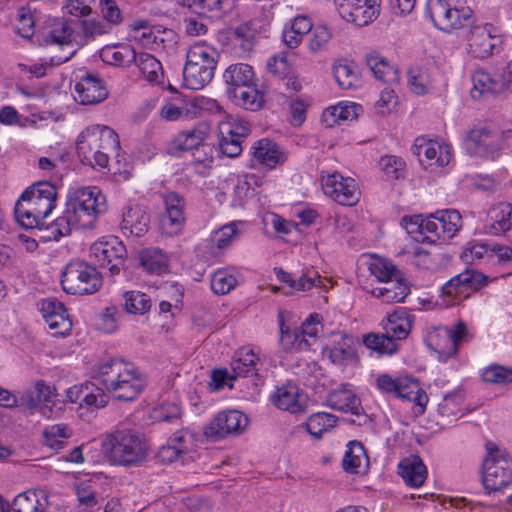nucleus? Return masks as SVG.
Listing matches in <instances>:
<instances>
[{
    "mask_svg": "<svg viewBox=\"0 0 512 512\" xmlns=\"http://www.w3.org/2000/svg\"><path fill=\"white\" fill-rule=\"evenodd\" d=\"M56 187L48 181L28 187L16 202L14 214L18 223L26 228L42 229L45 219L56 205Z\"/></svg>",
    "mask_w": 512,
    "mask_h": 512,
    "instance_id": "nucleus-1",
    "label": "nucleus"
},
{
    "mask_svg": "<svg viewBox=\"0 0 512 512\" xmlns=\"http://www.w3.org/2000/svg\"><path fill=\"white\" fill-rule=\"evenodd\" d=\"M97 378L119 401H132L143 390L144 381L133 363L113 358L98 366Z\"/></svg>",
    "mask_w": 512,
    "mask_h": 512,
    "instance_id": "nucleus-2",
    "label": "nucleus"
},
{
    "mask_svg": "<svg viewBox=\"0 0 512 512\" xmlns=\"http://www.w3.org/2000/svg\"><path fill=\"white\" fill-rule=\"evenodd\" d=\"M120 149L117 133L108 126L94 125L83 131L77 140V154L92 168L108 167L109 153Z\"/></svg>",
    "mask_w": 512,
    "mask_h": 512,
    "instance_id": "nucleus-3",
    "label": "nucleus"
},
{
    "mask_svg": "<svg viewBox=\"0 0 512 512\" xmlns=\"http://www.w3.org/2000/svg\"><path fill=\"white\" fill-rule=\"evenodd\" d=\"M102 450L109 462L123 467L138 466L148 453L140 434L126 428L107 434L102 441Z\"/></svg>",
    "mask_w": 512,
    "mask_h": 512,
    "instance_id": "nucleus-4",
    "label": "nucleus"
},
{
    "mask_svg": "<svg viewBox=\"0 0 512 512\" xmlns=\"http://www.w3.org/2000/svg\"><path fill=\"white\" fill-rule=\"evenodd\" d=\"M218 51L204 42L193 44L186 55L183 69L184 84L188 89L200 90L214 77L218 63Z\"/></svg>",
    "mask_w": 512,
    "mask_h": 512,
    "instance_id": "nucleus-5",
    "label": "nucleus"
},
{
    "mask_svg": "<svg viewBox=\"0 0 512 512\" xmlns=\"http://www.w3.org/2000/svg\"><path fill=\"white\" fill-rule=\"evenodd\" d=\"M106 199L97 187H86L68 197L66 210L77 227L92 228L98 215L106 211Z\"/></svg>",
    "mask_w": 512,
    "mask_h": 512,
    "instance_id": "nucleus-6",
    "label": "nucleus"
},
{
    "mask_svg": "<svg viewBox=\"0 0 512 512\" xmlns=\"http://www.w3.org/2000/svg\"><path fill=\"white\" fill-rule=\"evenodd\" d=\"M61 285L68 294H93L102 286V277L97 269L88 263L72 261L62 272Z\"/></svg>",
    "mask_w": 512,
    "mask_h": 512,
    "instance_id": "nucleus-7",
    "label": "nucleus"
},
{
    "mask_svg": "<svg viewBox=\"0 0 512 512\" xmlns=\"http://www.w3.org/2000/svg\"><path fill=\"white\" fill-rule=\"evenodd\" d=\"M463 3V0H429L427 10L434 26L445 32L463 27L473 14L471 8L462 6Z\"/></svg>",
    "mask_w": 512,
    "mask_h": 512,
    "instance_id": "nucleus-8",
    "label": "nucleus"
},
{
    "mask_svg": "<svg viewBox=\"0 0 512 512\" xmlns=\"http://www.w3.org/2000/svg\"><path fill=\"white\" fill-rule=\"evenodd\" d=\"M472 81L470 93L474 99L501 94L512 84V62L493 74L478 70L473 74Z\"/></svg>",
    "mask_w": 512,
    "mask_h": 512,
    "instance_id": "nucleus-9",
    "label": "nucleus"
},
{
    "mask_svg": "<svg viewBox=\"0 0 512 512\" xmlns=\"http://www.w3.org/2000/svg\"><path fill=\"white\" fill-rule=\"evenodd\" d=\"M488 281L482 272L467 268L442 286V295L461 301L487 286Z\"/></svg>",
    "mask_w": 512,
    "mask_h": 512,
    "instance_id": "nucleus-10",
    "label": "nucleus"
},
{
    "mask_svg": "<svg viewBox=\"0 0 512 512\" xmlns=\"http://www.w3.org/2000/svg\"><path fill=\"white\" fill-rule=\"evenodd\" d=\"M339 15L347 22L363 27L379 15V0H335Z\"/></svg>",
    "mask_w": 512,
    "mask_h": 512,
    "instance_id": "nucleus-11",
    "label": "nucleus"
},
{
    "mask_svg": "<svg viewBox=\"0 0 512 512\" xmlns=\"http://www.w3.org/2000/svg\"><path fill=\"white\" fill-rule=\"evenodd\" d=\"M322 188L327 196L343 206H354L360 198L355 180L350 177L345 178L338 172L323 176Z\"/></svg>",
    "mask_w": 512,
    "mask_h": 512,
    "instance_id": "nucleus-12",
    "label": "nucleus"
},
{
    "mask_svg": "<svg viewBox=\"0 0 512 512\" xmlns=\"http://www.w3.org/2000/svg\"><path fill=\"white\" fill-rule=\"evenodd\" d=\"M91 257L100 267H107L111 275L119 274L124 266L127 251L117 237H111L107 241L94 243L91 248Z\"/></svg>",
    "mask_w": 512,
    "mask_h": 512,
    "instance_id": "nucleus-13",
    "label": "nucleus"
},
{
    "mask_svg": "<svg viewBox=\"0 0 512 512\" xmlns=\"http://www.w3.org/2000/svg\"><path fill=\"white\" fill-rule=\"evenodd\" d=\"M248 417L238 410L219 412L205 427L204 434L212 439L240 434L248 425Z\"/></svg>",
    "mask_w": 512,
    "mask_h": 512,
    "instance_id": "nucleus-14",
    "label": "nucleus"
},
{
    "mask_svg": "<svg viewBox=\"0 0 512 512\" xmlns=\"http://www.w3.org/2000/svg\"><path fill=\"white\" fill-rule=\"evenodd\" d=\"M165 213L162 215L160 225L162 232L167 236H175L181 233L184 228L185 199L180 194L170 191L163 195Z\"/></svg>",
    "mask_w": 512,
    "mask_h": 512,
    "instance_id": "nucleus-15",
    "label": "nucleus"
},
{
    "mask_svg": "<svg viewBox=\"0 0 512 512\" xmlns=\"http://www.w3.org/2000/svg\"><path fill=\"white\" fill-rule=\"evenodd\" d=\"M468 53L479 59H484L493 54L501 44L499 36L492 34V26L490 24H472L468 35Z\"/></svg>",
    "mask_w": 512,
    "mask_h": 512,
    "instance_id": "nucleus-16",
    "label": "nucleus"
},
{
    "mask_svg": "<svg viewBox=\"0 0 512 512\" xmlns=\"http://www.w3.org/2000/svg\"><path fill=\"white\" fill-rule=\"evenodd\" d=\"M471 334L468 332L467 326L463 321H459L454 329L446 330L443 335L437 334L436 339H431L430 346L438 354L441 361L457 354L459 346L468 342Z\"/></svg>",
    "mask_w": 512,
    "mask_h": 512,
    "instance_id": "nucleus-17",
    "label": "nucleus"
},
{
    "mask_svg": "<svg viewBox=\"0 0 512 512\" xmlns=\"http://www.w3.org/2000/svg\"><path fill=\"white\" fill-rule=\"evenodd\" d=\"M74 92L75 100L83 105L97 104L108 97V90L104 81L97 74L88 72L79 77Z\"/></svg>",
    "mask_w": 512,
    "mask_h": 512,
    "instance_id": "nucleus-18",
    "label": "nucleus"
},
{
    "mask_svg": "<svg viewBox=\"0 0 512 512\" xmlns=\"http://www.w3.org/2000/svg\"><path fill=\"white\" fill-rule=\"evenodd\" d=\"M482 483L487 493L500 491L512 483V469L507 460L492 457L484 462Z\"/></svg>",
    "mask_w": 512,
    "mask_h": 512,
    "instance_id": "nucleus-19",
    "label": "nucleus"
},
{
    "mask_svg": "<svg viewBox=\"0 0 512 512\" xmlns=\"http://www.w3.org/2000/svg\"><path fill=\"white\" fill-rule=\"evenodd\" d=\"M67 398L72 403H79L80 408L101 409L106 407L109 396L92 382L75 385L67 390Z\"/></svg>",
    "mask_w": 512,
    "mask_h": 512,
    "instance_id": "nucleus-20",
    "label": "nucleus"
},
{
    "mask_svg": "<svg viewBox=\"0 0 512 512\" xmlns=\"http://www.w3.org/2000/svg\"><path fill=\"white\" fill-rule=\"evenodd\" d=\"M42 315L55 336H65L72 329V321L62 302L56 298L44 299L41 303Z\"/></svg>",
    "mask_w": 512,
    "mask_h": 512,
    "instance_id": "nucleus-21",
    "label": "nucleus"
},
{
    "mask_svg": "<svg viewBox=\"0 0 512 512\" xmlns=\"http://www.w3.org/2000/svg\"><path fill=\"white\" fill-rule=\"evenodd\" d=\"M272 401L277 408L292 414H305L307 411L306 396L300 393L299 388L293 384H286L278 388Z\"/></svg>",
    "mask_w": 512,
    "mask_h": 512,
    "instance_id": "nucleus-22",
    "label": "nucleus"
},
{
    "mask_svg": "<svg viewBox=\"0 0 512 512\" xmlns=\"http://www.w3.org/2000/svg\"><path fill=\"white\" fill-rule=\"evenodd\" d=\"M437 225L442 227L443 241L450 240L460 230L462 217L457 210L446 209L436 211L427 217L426 231L437 230Z\"/></svg>",
    "mask_w": 512,
    "mask_h": 512,
    "instance_id": "nucleus-23",
    "label": "nucleus"
},
{
    "mask_svg": "<svg viewBox=\"0 0 512 512\" xmlns=\"http://www.w3.org/2000/svg\"><path fill=\"white\" fill-rule=\"evenodd\" d=\"M497 133L487 127L470 130L465 138L466 148L474 154L488 155L499 149Z\"/></svg>",
    "mask_w": 512,
    "mask_h": 512,
    "instance_id": "nucleus-24",
    "label": "nucleus"
},
{
    "mask_svg": "<svg viewBox=\"0 0 512 512\" xmlns=\"http://www.w3.org/2000/svg\"><path fill=\"white\" fill-rule=\"evenodd\" d=\"M207 137V126L198 125L189 130L179 132L167 146V153L172 156H177L182 152L192 149H197L203 144Z\"/></svg>",
    "mask_w": 512,
    "mask_h": 512,
    "instance_id": "nucleus-25",
    "label": "nucleus"
},
{
    "mask_svg": "<svg viewBox=\"0 0 512 512\" xmlns=\"http://www.w3.org/2000/svg\"><path fill=\"white\" fill-rule=\"evenodd\" d=\"M49 495L44 489H29L18 494L12 503L14 512H46Z\"/></svg>",
    "mask_w": 512,
    "mask_h": 512,
    "instance_id": "nucleus-26",
    "label": "nucleus"
},
{
    "mask_svg": "<svg viewBox=\"0 0 512 512\" xmlns=\"http://www.w3.org/2000/svg\"><path fill=\"white\" fill-rule=\"evenodd\" d=\"M150 215L140 205L128 207L123 213L121 230L125 235L141 237L148 232Z\"/></svg>",
    "mask_w": 512,
    "mask_h": 512,
    "instance_id": "nucleus-27",
    "label": "nucleus"
},
{
    "mask_svg": "<svg viewBox=\"0 0 512 512\" xmlns=\"http://www.w3.org/2000/svg\"><path fill=\"white\" fill-rule=\"evenodd\" d=\"M223 79L227 95L255 82L253 68L244 63L232 64L227 67L223 73Z\"/></svg>",
    "mask_w": 512,
    "mask_h": 512,
    "instance_id": "nucleus-28",
    "label": "nucleus"
},
{
    "mask_svg": "<svg viewBox=\"0 0 512 512\" xmlns=\"http://www.w3.org/2000/svg\"><path fill=\"white\" fill-rule=\"evenodd\" d=\"M398 385L399 392H397L396 398L414 402L417 406V414H423L428 403V395L422 389L419 381L413 377L400 376Z\"/></svg>",
    "mask_w": 512,
    "mask_h": 512,
    "instance_id": "nucleus-29",
    "label": "nucleus"
},
{
    "mask_svg": "<svg viewBox=\"0 0 512 512\" xmlns=\"http://www.w3.org/2000/svg\"><path fill=\"white\" fill-rule=\"evenodd\" d=\"M384 283L383 287L372 289L371 294L382 299L385 303L402 302L410 294V287L403 279L401 272H399V276L393 277Z\"/></svg>",
    "mask_w": 512,
    "mask_h": 512,
    "instance_id": "nucleus-30",
    "label": "nucleus"
},
{
    "mask_svg": "<svg viewBox=\"0 0 512 512\" xmlns=\"http://www.w3.org/2000/svg\"><path fill=\"white\" fill-rule=\"evenodd\" d=\"M412 316L404 309H399L388 314L386 320L382 321V328L393 341L405 339L412 328Z\"/></svg>",
    "mask_w": 512,
    "mask_h": 512,
    "instance_id": "nucleus-31",
    "label": "nucleus"
},
{
    "mask_svg": "<svg viewBox=\"0 0 512 512\" xmlns=\"http://www.w3.org/2000/svg\"><path fill=\"white\" fill-rule=\"evenodd\" d=\"M398 474L411 487L421 486L427 476L426 466L419 456L405 458L398 464Z\"/></svg>",
    "mask_w": 512,
    "mask_h": 512,
    "instance_id": "nucleus-32",
    "label": "nucleus"
},
{
    "mask_svg": "<svg viewBox=\"0 0 512 512\" xmlns=\"http://www.w3.org/2000/svg\"><path fill=\"white\" fill-rule=\"evenodd\" d=\"M323 353L337 365H344L356 360L353 338L346 334H341L339 341L332 347H326Z\"/></svg>",
    "mask_w": 512,
    "mask_h": 512,
    "instance_id": "nucleus-33",
    "label": "nucleus"
},
{
    "mask_svg": "<svg viewBox=\"0 0 512 512\" xmlns=\"http://www.w3.org/2000/svg\"><path fill=\"white\" fill-rule=\"evenodd\" d=\"M253 149L254 158L261 164L273 168L278 163L285 161L284 154L279 150L276 143L269 139H260L255 142Z\"/></svg>",
    "mask_w": 512,
    "mask_h": 512,
    "instance_id": "nucleus-34",
    "label": "nucleus"
},
{
    "mask_svg": "<svg viewBox=\"0 0 512 512\" xmlns=\"http://www.w3.org/2000/svg\"><path fill=\"white\" fill-rule=\"evenodd\" d=\"M228 97L239 107L246 110L257 111L264 104V95L256 88V83L250 84L228 94Z\"/></svg>",
    "mask_w": 512,
    "mask_h": 512,
    "instance_id": "nucleus-35",
    "label": "nucleus"
},
{
    "mask_svg": "<svg viewBox=\"0 0 512 512\" xmlns=\"http://www.w3.org/2000/svg\"><path fill=\"white\" fill-rule=\"evenodd\" d=\"M492 223L486 232L492 235H499L509 231L512 226V206L509 203H499L489 212Z\"/></svg>",
    "mask_w": 512,
    "mask_h": 512,
    "instance_id": "nucleus-36",
    "label": "nucleus"
},
{
    "mask_svg": "<svg viewBox=\"0 0 512 512\" xmlns=\"http://www.w3.org/2000/svg\"><path fill=\"white\" fill-rule=\"evenodd\" d=\"M366 63L377 79L388 84L399 82L400 75L398 68L391 65L383 57L370 55L366 58Z\"/></svg>",
    "mask_w": 512,
    "mask_h": 512,
    "instance_id": "nucleus-37",
    "label": "nucleus"
},
{
    "mask_svg": "<svg viewBox=\"0 0 512 512\" xmlns=\"http://www.w3.org/2000/svg\"><path fill=\"white\" fill-rule=\"evenodd\" d=\"M259 361L257 355L251 349H240L236 352L232 363L234 378L257 375L256 364Z\"/></svg>",
    "mask_w": 512,
    "mask_h": 512,
    "instance_id": "nucleus-38",
    "label": "nucleus"
},
{
    "mask_svg": "<svg viewBox=\"0 0 512 512\" xmlns=\"http://www.w3.org/2000/svg\"><path fill=\"white\" fill-rule=\"evenodd\" d=\"M141 266L151 274H161L168 268V258L159 248H146L139 254Z\"/></svg>",
    "mask_w": 512,
    "mask_h": 512,
    "instance_id": "nucleus-39",
    "label": "nucleus"
},
{
    "mask_svg": "<svg viewBox=\"0 0 512 512\" xmlns=\"http://www.w3.org/2000/svg\"><path fill=\"white\" fill-rule=\"evenodd\" d=\"M327 405L334 410L359 414L358 398L346 389L331 392L327 398Z\"/></svg>",
    "mask_w": 512,
    "mask_h": 512,
    "instance_id": "nucleus-40",
    "label": "nucleus"
},
{
    "mask_svg": "<svg viewBox=\"0 0 512 512\" xmlns=\"http://www.w3.org/2000/svg\"><path fill=\"white\" fill-rule=\"evenodd\" d=\"M136 52L131 45H118L105 48L102 57L110 64L126 67L136 61Z\"/></svg>",
    "mask_w": 512,
    "mask_h": 512,
    "instance_id": "nucleus-41",
    "label": "nucleus"
},
{
    "mask_svg": "<svg viewBox=\"0 0 512 512\" xmlns=\"http://www.w3.org/2000/svg\"><path fill=\"white\" fill-rule=\"evenodd\" d=\"M337 417L326 412H317L312 414L306 424V431L315 439H320L324 432L336 425Z\"/></svg>",
    "mask_w": 512,
    "mask_h": 512,
    "instance_id": "nucleus-42",
    "label": "nucleus"
},
{
    "mask_svg": "<svg viewBox=\"0 0 512 512\" xmlns=\"http://www.w3.org/2000/svg\"><path fill=\"white\" fill-rule=\"evenodd\" d=\"M140 72L145 79L151 83H158L163 76L161 63L149 53H140L136 55V61Z\"/></svg>",
    "mask_w": 512,
    "mask_h": 512,
    "instance_id": "nucleus-43",
    "label": "nucleus"
},
{
    "mask_svg": "<svg viewBox=\"0 0 512 512\" xmlns=\"http://www.w3.org/2000/svg\"><path fill=\"white\" fill-rule=\"evenodd\" d=\"M280 332V344L286 351L307 350L311 345L310 340L304 338L299 329L291 330L289 327H285L283 320L280 323Z\"/></svg>",
    "mask_w": 512,
    "mask_h": 512,
    "instance_id": "nucleus-44",
    "label": "nucleus"
},
{
    "mask_svg": "<svg viewBox=\"0 0 512 512\" xmlns=\"http://www.w3.org/2000/svg\"><path fill=\"white\" fill-rule=\"evenodd\" d=\"M52 395L51 388L43 380H39L35 383L33 389L23 393L20 398V404L32 409L39 406L42 402H50Z\"/></svg>",
    "mask_w": 512,
    "mask_h": 512,
    "instance_id": "nucleus-45",
    "label": "nucleus"
},
{
    "mask_svg": "<svg viewBox=\"0 0 512 512\" xmlns=\"http://www.w3.org/2000/svg\"><path fill=\"white\" fill-rule=\"evenodd\" d=\"M357 107L358 106L354 103H339L327 108L322 114V120L327 124V126H333L338 124L340 121L352 120L357 116Z\"/></svg>",
    "mask_w": 512,
    "mask_h": 512,
    "instance_id": "nucleus-46",
    "label": "nucleus"
},
{
    "mask_svg": "<svg viewBox=\"0 0 512 512\" xmlns=\"http://www.w3.org/2000/svg\"><path fill=\"white\" fill-rule=\"evenodd\" d=\"M75 227H77V224L65 209L62 216L58 217L55 221L46 226L45 230L47 235L42 236V238L58 241L61 237L70 235L72 229Z\"/></svg>",
    "mask_w": 512,
    "mask_h": 512,
    "instance_id": "nucleus-47",
    "label": "nucleus"
},
{
    "mask_svg": "<svg viewBox=\"0 0 512 512\" xmlns=\"http://www.w3.org/2000/svg\"><path fill=\"white\" fill-rule=\"evenodd\" d=\"M333 74L339 87L343 90L355 89L360 86V76L352 65L338 63L333 68Z\"/></svg>",
    "mask_w": 512,
    "mask_h": 512,
    "instance_id": "nucleus-48",
    "label": "nucleus"
},
{
    "mask_svg": "<svg viewBox=\"0 0 512 512\" xmlns=\"http://www.w3.org/2000/svg\"><path fill=\"white\" fill-rule=\"evenodd\" d=\"M363 343L371 350L380 354H393L397 350V344L392 338H389L385 332L369 333L364 335Z\"/></svg>",
    "mask_w": 512,
    "mask_h": 512,
    "instance_id": "nucleus-49",
    "label": "nucleus"
},
{
    "mask_svg": "<svg viewBox=\"0 0 512 512\" xmlns=\"http://www.w3.org/2000/svg\"><path fill=\"white\" fill-rule=\"evenodd\" d=\"M70 437L66 425L56 424L48 426L43 431L44 445L53 450H60L64 447L65 441Z\"/></svg>",
    "mask_w": 512,
    "mask_h": 512,
    "instance_id": "nucleus-50",
    "label": "nucleus"
},
{
    "mask_svg": "<svg viewBox=\"0 0 512 512\" xmlns=\"http://www.w3.org/2000/svg\"><path fill=\"white\" fill-rule=\"evenodd\" d=\"M364 457L365 451L362 444L356 441L350 442L342 460L344 471L350 474L358 473Z\"/></svg>",
    "mask_w": 512,
    "mask_h": 512,
    "instance_id": "nucleus-51",
    "label": "nucleus"
},
{
    "mask_svg": "<svg viewBox=\"0 0 512 512\" xmlns=\"http://www.w3.org/2000/svg\"><path fill=\"white\" fill-rule=\"evenodd\" d=\"M368 269L381 282L399 276L400 272L390 261L378 256L371 258Z\"/></svg>",
    "mask_w": 512,
    "mask_h": 512,
    "instance_id": "nucleus-52",
    "label": "nucleus"
},
{
    "mask_svg": "<svg viewBox=\"0 0 512 512\" xmlns=\"http://www.w3.org/2000/svg\"><path fill=\"white\" fill-rule=\"evenodd\" d=\"M124 299V308L130 314H144L151 308L150 298L139 291L125 292Z\"/></svg>",
    "mask_w": 512,
    "mask_h": 512,
    "instance_id": "nucleus-53",
    "label": "nucleus"
},
{
    "mask_svg": "<svg viewBox=\"0 0 512 512\" xmlns=\"http://www.w3.org/2000/svg\"><path fill=\"white\" fill-rule=\"evenodd\" d=\"M431 149L426 157L424 166H438L444 167L451 161L450 147L447 144H440L437 141H433Z\"/></svg>",
    "mask_w": 512,
    "mask_h": 512,
    "instance_id": "nucleus-54",
    "label": "nucleus"
},
{
    "mask_svg": "<svg viewBox=\"0 0 512 512\" xmlns=\"http://www.w3.org/2000/svg\"><path fill=\"white\" fill-rule=\"evenodd\" d=\"M236 284V278L224 269L215 271L211 277V289L218 295L229 293Z\"/></svg>",
    "mask_w": 512,
    "mask_h": 512,
    "instance_id": "nucleus-55",
    "label": "nucleus"
},
{
    "mask_svg": "<svg viewBox=\"0 0 512 512\" xmlns=\"http://www.w3.org/2000/svg\"><path fill=\"white\" fill-rule=\"evenodd\" d=\"M483 380L493 384H508L512 382V368L500 365L487 367L482 374Z\"/></svg>",
    "mask_w": 512,
    "mask_h": 512,
    "instance_id": "nucleus-56",
    "label": "nucleus"
},
{
    "mask_svg": "<svg viewBox=\"0 0 512 512\" xmlns=\"http://www.w3.org/2000/svg\"><path fill=\"white\" fill-rule=\"evenodd\" d=\"M380 166L389 178L399 179L403 176L405 162L400 157L386 155L381 157Z\"/></svg>",
    "mask_w": 512,
    "mask_h": 512,
    "instance_id": "nucleus-57",
    "label": "nucleus"
},
{
    "mask_svg": "<svg viewBox=\"0 0 512 512\" xmlns=\"http://www.w3.org/2000/svg\"><path fill=\"white\" fill-rule=\"evenodd\" d=\"M19 24L17 33L25 39H30L34 34L35 20L29 8L21 7L18 13Z\"/></svg>",
    "mask_w": 512,
    "mask_h": 512,
    "instance_id": "nucleus-58",
    "label": "nucleus"
},
{
    "mask_svg": "<svg viewBox=\"0 0 512 512\" xmlns=\"http://www.w3.org/2000/svg\"><path fill=\"white\" fill-rule=\"evenodd\" d=\"M237 235L238 229L236 223L232 222L222 226L218 231H216L213 236V241L218 248L224 249L231 244Z\"/></svg>",
    "mask_w": 512,
    "mask_h": 512,
    "instance_id": "nucleus-59",
    "label": "nucleus"
},
{
    "mask_svg": "<svg viewBox=\"0 0 512 512\" xmlns=\"http://www.w3.org/2000/svg\"><path fill=\"white\" fill-rule=\"evenodd\" d=\"M250 127L247 123L241 121L222 122L219 126V134L233 135L235 138L243 141L250 134Z\"/></svg>",
    "mask_w": 512,
    "mask_h": 512,
    "instance_id": "nucleus-60",
    "label": "nucleus"
},
{
    "mask_svg": "<svg viewBox=\"0 0 512 512\" xmlns=\"http://www.w3.org/2000/svg\"><path fill=\"white\" fill-rule=\"evenodd\" d=\"M73 29L67 22H62L59 29H53L49 32L46 42L58 44V45H69L73 41Z\"/></svg>",
    "mask_w": 512,
    "mask_h": 512,
    "instance_id": "nucleus-61",
    "label": "nucleus"
},
{
    "mask_svg": "<svg viewBox=\"0 0 512 512\" xmlns=\"http://www.w3.org/2000/svg\"><path fill=\"white\" fill-rule=\"evenodd\" d=\"M219 146L222 153L230 158L237 157L242 152V141L233 135L220 134Z\"/></svg>",
    "mask_w": 512,
    "mask_h": 512,
    "instance_id": "nucleus-62",
    "label": "nucleus"
},
{
    "mask_svg": "<svg viewBox=\"0 0 512 512\" xmlns=\"http://www.w3.org/2000/svg\"><path fill=\"white\" fill-rule=\"evenodd\" d=\"M101 13L103 18L112 25H118L123 17L115 0H100Z\"/></svg>",
    "mask_w": 512,
    "mask_h": 512,
    "instance_id": "nucleus-63",
    "label": "nucleus"
},
{
    "mask_svg": "<svg viewBox=\"0 0 512 512\" xmlns=\"http://www.w3.org/2000/svg\"><path fill=\"white\" fill-rule=\"evenodd\" d=\"M267 69L272 75L279 78H284L290 73V65L284 55L271 57L267 62Z\"/></svg>",
    "mask_w": 512,
    "mask_h": 512,
    "instance_id": "nucleus-64",
    "label": "nucleus"
}]
</instances>
